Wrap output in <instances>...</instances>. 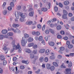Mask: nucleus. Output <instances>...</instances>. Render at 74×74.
<instances>
[{
    "label": "nucleus",
    "instance_id": "obj_1",
    "mask_svg": "<svg viewBox=\"0 0 74 74\" xmlns=\"http://www.w3.org/2000/svg\"><path fill=\"white\" fill-rule=\"evenodd\" d=\"M29 35L26 34H25V37H23L22 39L21 40V45L23 47H24L26 44L27 39L26 38L29 37Z\"/></svg>",
    "mask_w": 74,
    "mask_h": 74
},
{
    "label": "nucleus",
    "instance_id": "obj_2",
    "mask_svg": "<svg viewBox=\"0 0 74 74\" xmlns=\"http://www.w3.org/2000/svg\"><path fill=\"white\" fill-rule=\"evenodd\" d=\"M14 14H15V16L16 18L17 19H19V16H18V15H19V16H21V18H25L26 17V16L25 15V14L23 13L22 14V13L20 12L17 13L18 16H16V13L15 12L14 13Z\"/></svg>",
    "mask_w": 74,
    "mask_h": 74
},
{
    "label": "nucleus",
    "instance_id": "obj_3",
    "mask_svg": "<svg viewBox=\"0 0 74 74\" xmlns=\"http://www.w3.org/2000/svg\"><path fill=\"white\" fill-rule=\"evenodd\" d=\"M66 72V74H71V69L69 68H66L65 69Z\"/></svg>",
    "mask_w": 74,
    "mask_h": 74
},
{
    "label": "nucleus",
    "instance_id": "obj_4",
    "mask_svg": "<svg viewBox=\"0 0 74 74\" xmlns=\"http://www.w3.org/2000/svg\"><path fill=\"white\" fill-rule=\"evenodd\" d=\"M21 48V46H20V45L19 44H18L17 45H16L15 46H14L13 47V48L15 49L16 50L19 49Z\"/></svg>",
    "mask_w": 74,
    "mask_h": 74
},
{
    "label": "nucleus",
    "instance_id": "obj_5",
    "mask_svg": "<svg viewBox=\"0 0 74 74\" xmlns=\"http://www.w3.org/2000/svg\"><path fill=\"white\" fill-rule=\"evenodd\" d=\"M12 26L13 27H14L15 28H16L19 27V25L18 24H16L14 23L12 24Z\"/></svg>",
    "mask_w": 74,
    "mask_h": 74
},
{
    "label": "nucleus",
    "instance_id": "obj_6",
    "mask_svg": "<svg viewBox=\"0 0 74 74\" xmlns=\"http://www.w3.org/2000/svg\"><path fill=\"white\" fill-rule=\"evenodd\" d=\"M41 10L43 12H46L48 11V9L45 8H41Z\"/></svg>",
    "mask_w": 74,
    "mask_h": 74
},
{
    "label": "nucleus",
    "instance_id": "obj_7",
    "mask_svg": "<svg viewBox=\"0 0 74 74\" xmlns=\"http://www.w3.org/2000/svg\"><path fill=\"white\" fill-rule=\"evenodd\" d=\"M45 51V50L44 49H42L39 50L40 53H44Z\"/></svg>",
    "mask_w": 74,
    "mask_h": 74
},
{
    "label": "nucleus",
    "instance_id": "obj_8",
    "mask_svg": "<svg viewBox=\"0 0 74 74\" xmlns=\"http://www.w3.org/2000/svg\"><path fill=\"white\" fill-rule=\"evenodd\" d=\"M72 66V62L71 61H70L68 64V67L69 68H71Z\"/></svg>",
    "mask_w": 74,
    "mask_h": 74
},
{
    "label": "nucleus",
    "instance_id": "obj_9",
    "mask_svg": "<svg viewBox=\"0 0 74 74\" xmlns=\"http://www.w3.org/2000/svg\"><path fill=\"white\" fill-rule=\"evenodd\" d=\"M46 67L48 70H49L51 68V65L49 64H46Z\"/></svg>",
    "mask_w": 74,
    "mask_h": 74
},
{
    "label": "nucleus",
    "instance_id": "obj_10",
    "mask_svg": "<svg viewBox=\"0 0 74 74\" xmlns=\"http://www.w3.org/2000/svg\"><path fill=\"white\" fill-rule=\"evenodd\" d=\"M49 45L52 46H54V45H55V43L53 42H49Z\"/></svg>",
    "mask_w": 74,
    "mask_h": 74
},
{
    "label": "nucleus",
    "instance_id": "obj_11",
    "mask_svg": "<svg viewBox=\"0 0 74 74\" xmlns=\"http://www.w3.org/2000/svg\"><path fill=\"white\" fill-rule=\"evenodd\" d=\"M62 17L64 19H67V15L65 14H63L62 15Z\"/></svg>",
    "mask_w": 74,
    "mask_h": 74
},
{
    "label": "nucleus",
    "instance_id": "obj_12",
    "mask_svg": "<svg viewBox=\"0 0 74 74\" xmlns=\"http://www.w3.org/2000/svg\"><path fill=\"white\" fill-rule=\"evenodd\" d=\"M53 65L55 67H58V64L56 62H53Z\"/></svg>",
    "mask_w": 74,
    "mask_h": 74
},
{
    "label": "nucleus",
    "instance_id": "obj_13",
    "mask_svg": "<svg viewBox=\"0 0 74 74\" xmlns=\"http://www.w3.org/2000/svg\"><path fill=\"white\" fill-rule=\"evenodd\" d=\"M14 33H21V31H20L19 29L17 28H16L14 31Z\"/></svg>",
    "mask_w": 74,
    "mask_h": 74
},
{
    "label": "nucleus",
    "instance_id": "obj_14",
    "mask_svg": "<svg viewBox=\"0 0 74 74\" xmlns=\"http://www.w3.org/2000/svg\"><path fill=\"white\" fill-rule=\"evenodd\" d=\"M22 63L26 64H29V63H27V61H26L25 60H22Z\"/></svg>",
    "mask_w": 74,
    "mask_h": 74
},
{
    "label": "nucleus",
    "instance_id": "obj_15",
    "mask_svg": "<svg viewBox=\"0 0 74 74\" xmlns=\"http://www.w3.org/2000/svg\"><path fill=\"white\" fill-rule=\"evenodd\" d=\"M7 30H3L2 31V34H6V33H7Z\"/></svg>",
    "mask_w": 74,
    "mask_h": 74
},
{
    "label": "nucleus",
    "instance_id": "obj_16",
    "mask_svg": "<svg viewBox=\"0 0 74 74\" xmlns=\"http://www.w3.org/2000/svg\"><path fill=\"white\" fill-rule=\"evenodd\" d=\"M61 29L62 27L60 25H58L57 27V29L58 30H60Z\"/></svg>",
    "mask_w": 74,
    "mask_h": 74
},
{
    "label": "nucleus",
    "instance_id": "obj_17",
    "mask_svg": "<svg viewBox=\"0 0 74 74\" xmlns=\"http://www.w3.org/2000/svg\"><path fill=\"white\" fill-rule=\"evenodd\" d=\"M33 40V38H29L28 39V42H32Z\"/></svg>",
    "mask_w": 74,
    "mask_h": 74
},
{
    "label": "nucleus",
    "instance_id": "obj_18",
    "mask_svg": "<svg viewBox=\"0 0 74 74\" xmlns=\"http://www.w3.org/2000/svg\"><path fill=\"white\" fill-rule=\"evenodd\" d=\"M49 31H50V33H51L52 34H54L55 33V32H54V31L51 29H49Z\"/></svg>",
    "mask_w": 74,
    "mask_h": 74
},
{
    "label": "nucleus",
    "instance_id": "obj_19",
    "mask_svg": "<svg viewBox=\"0 0 74 74\" xmlns=\"http://www.w3.org/2000/svg\"><path fill=\"white\" fill-rule=\"evenodd\" d=\"M64 3L65 5H69V1H66L64 2Z\"/></svg>",
    "mask_w": 74,
    "mask_h": 74
},
{
    "label": "nucleus",
    "instance_id": "obj_20",
    "mask_svg": "<svg viewBox=\"0 0 74 74\" xmlns=\"http://www.w3.org/2000/svg\"><path fill=\"white\" fill-rule=\"evenodd\" d=\"M73 47V45L71 44L69 45L68 46V48L69 49H71Z\"/></svg>",
    "mask_w": 74,
    "mask_h": 74
},
{
    "label": "nucleus",
    "instance_id": "obj_21",
    "mask_svg": "<svg viewBox=\"0 0 74 74\" xmlns=\"http://www.w3.org/2000/svg\"><path fill=\"white\" fill-rule=\"evenodd\" d=\"M34 14V12L33 11L31 12H30L29 13V16H33V14Z\"/></svg>",
    "mask_w": 74,
    "mask_h": 74
},
{
    "label": "nucleus",
    "instance_id": "obj_22",
    "mask_svg": "<svg viewBox=\"0 0 74 74\" xmlns=\"http://www.w3.org/2000/svg\"><path fill=\"white\" fill-rule=\"evenodd\" d=\"M30 56L31 59H33L34 58V55L32 53H31L30 54Z\"/></svg>",
    "mask_w": 74,
    "mask_h": 74
},
{
    "label": "nucleus",
    "instance_id": "obj_23",
    "mask_svg": "<svg viewBox=\"0 0 74 74\" xmlns=\"http://www.w3.org/2000/svg\"><path fill=\"white\" fill-rule=\"evenodd\" d=\"M32 23H33V22L30 21H27L26 23V25H31Z\"/></svg>",
    "mask_w": 74,
    "mask_h": 74
},
{
    "label": "nucleus",
    "instance_id": "obj_24",
    "mask_svg": "<svg viewBox=\"0 0 74 74\" xmlns=\"http://www.w3.org/2000/svg\"><path fill=\"white\" fill-rule=\"evenodd\" d=\"M15 44V40H13L12 42V44L13 45L12 47H14V46L16 45Z\"/></svg>",
    "mask_w": 74,
    "mask_h": 74
},
{
    "label": "nucleus",
    "instance_id": "obj_25",
    "mask_svg": "<svg viewBox=\"0 0 74 74\" xmlns=\"http://www.w3.org/2000/svg\"><path fill=\"white\" fill-rule=\"evenodd\" d=\"M45 54L47 55L49 54V49H47L46 51Z\"/></svg>",
    "mask_w": 74,
    "mask_h": 74
},
{
    "label": "nucleus",
    "instance_id": "obj_26",
    "mask_svg": "<svg viewBox=\"0 0 74 74\" xmlns=\"http://www.w3.org/2000/svg\"><path fill=\"white\" fill-rule=\"evenodd\" d=\"M39 60L40 62H42L44 61V57H41L39 59Z\"/></svg>",
    "mask_w": 74,
    "mask_h": 74
},
{
    "label": "nucleus",
    "instance_id": "obj_27",
    "mask_svg": "<svg viewBox=\"0 0 74 74\" xmlns=\"http://www.w3.org/2000/svg\"><path fill=\"white\" fill-rule=\"evenodd\" d=\"M37 47H38V46H37V45L36 44L34 45L33 46V48L34 49H37Z\"/></svg>",
    "mask_w": 74,
    "mask_h": 74
},
{
    "label": "nucleus",
    "instance_id": "obj_28",
    "mask_svg": "<svg viewBox=\"0 0 74 74\" xmlns=\"http://www.w3.org/2000/svg\"><path fill=\"white\" fill-rule=\"evenodd\" d=\"M50 69L51 71H53V70H55V66H52Z\"/></svg>",
    "mask_w": 74,
    "mask_h": 74
},
{
    "label": "nucleus",
    "instance_id": "obj_29",
    "mask_svg": "<svg viewBox=\"0 0 74 74\" xmlns=\"http://www.w3.org/2000/svg\"><path fill=\"white\" fill-rule=\"evenodd\" d=\"M9 36H13V34L12 32H9L7 34Z\"/></svg>",
    "mask_w": 74,
    "mask_h": 74
},
{
    "label": "nucleus",
    "instance_id": "obj_30",
    "mask_svg": "<svg viewBox=\"0 0 74 74\" xmlns=\"http://www.w3.org/2000/svg\"><path fill=\"white\" fill-rule=\"evenodd\" d=\"M26 52L28 53H31V52H32V51H31V50H30V49H26Z\"/></svg>",
    "mask_w": 74,
    "mask_h": 74
},
{
    "label": "nucleus",
    "instance_id": "obj_31",
    "mask_svg": "<svg viewBox=\"0 0 74 74\" xmlns=\"http://www.w3.org/2000/svg\"><path fill=\"white\" fill-rule=\"evenodd\" d=\"M43 39V38H42V36H40L39 37V40L40 41H42V40Z\"/></svg>",
    "mask_w": 74,
    "mask_h": 74
},
{
    "label": "nucleus",
    "instance_id": "obj_32",
    "mask_svg": "<svg viewBox=\"0 0 74 74\" xmlns=\"http://www.w3.org/2000/svg\"><path fill=\"white\" fill-rule=\"evenodd\" d=\"M33 45H34V43H31L28 45V46L29 47H32V46H33Z\"/></svg>",
    "mask_w": 74,
    "mask_h": 74
},
{
    "label": "nucleus",
    "instance_id": "obj_33",
    "mask_svg": "<svg viewBox=\"0 0 74 74\" xmlns=\"http://www.w3.org/2000/svg\"><path fill=\"white\" fill-rule=\"evenodd\" d=\"M25 21V19L22 17H21L20 18V22H23Z\"/></svg>",
    "mask_w": 74,
    "mask_h": 74
},
{
    "label": "nucleus",
    "instance_id": "obj_34",
    "mask_svg": "<svg viewBox=\"0 0 74 74\" xmlns=\"http://www.w3.org/2000/svg\"><path fill=\"white\" fill-rule=\"evenodd\" d=\"M21 6L20 5L18 6L16 8V9L17 10H20L21 9Z\"/></svg>",
    "mask_w": 74,
    "mask_h": 74
},
{
    "label": "nucleus",
    "instance_id": "obj_35",
    "mask_svg": "<svg viewBox=\"0 0 74 74\" xmlns=\"http://www.w3.org/2000/svg\"><path fill=\"white\" fill-rule=\"evenodd\" d=\"M5 59V57L4 56L2 55L1 56V60H4Z\"/></svg>",
    "mask_w": 74,
    "mask_h": 74
},
{
    "label": "nucleus",
    "instance_id": "obj_36",
    "mask_svg": "<svg viewBox=\"0 0 74 74\" xmlns=\"http://www.w3.org/2000/svg\"><path fill=\"white\" fill-rule=\"evenodd\" d=\"M7 61L5 60H4L3 62V66H5L6 65V64H7Z\"/></svg>",
    "mask_w": 74,
    "mask_h": 74
},
{
    "label": "nucleus",
    "instance_id": "obj_37",
    "mask_svg": "<svg viewBox=\"0 0 74 74\" xmlns=\"http://www.w3.org/2000/svg\"><path fill=\"white\" fill-rule=\"evenodd\" d=\"M63 12L64 15H67V11H66V10H64L63 11Z\"/></svg>",
    "mask_w": 74,
    "mask_h": 74
},
{
    "label": "nucleus",
    "instance_id": "obj_38",
    "mask_svg": "<svg viewBox=\"0 0 74 74\" xmlns=\"http://www.w3.org/2000/svg\"><path fill=\"white\" fill-rule=\"evenodd\" d=\"M44 61L45 62H48V58L47 57H45V58Z\"/></svg>",
    "mask_w": 74,
    "mask_h": 74
},
{
    "label": "nucleus",
    "instance_id": "obj_39",
    "mask_svg": "<svg viewBox=\"0 0 74 74\" xmlns=\"http://www.w3.org/2000/svg\"><path fill=\"white\" fill-rule=\"evenodd\" d=\"M3 38H4V35H0V39L2 40L3 39Z\"/></svg>",
    "mask_w": 74,
    "mask_h": 74
},
{
    "label": "nucleus",
    "instance_id": "obj_40",
    "mask_svg": "<svg viewBox=\"0 0 74 74\" xmlns=\"http://www.w3.org/2000/svg\"><path fill=\"white\" fill-rule=\"evenodd\" d=\"M56 21V18H54L52 19L51 21V22H55Z\"/></svg>",
    "mask_w": 74,
    "mask_h": 74
},
{
    "label": "nucleus",
    "instance_id": "obj_41",
    "mask_svg": "<svg viewBox=\"0 0 74 74\" xmlns=\"http://www.w3.org/2000/svg\"><path fill=\"white\" fill-rule=\"evenodd\" d=\"M55 57L53 56H51L50 57V59H51L52 60H53V59H55Z\"/></svg>",
    "mask_w": 74,
    "mask_h": 74
},
{
    "label": "nucleus",
    "instance_id": "obj_42",
    "mask_svg": "<svg viewBox=\"0 0 74 74\" xmlns=\"http://www.w3.org/2000/svg\"><path fill=\"white\" fill-rule=\"evenodd\" d=\"M60 49L61 51H64L65 50V48L64 47H60Z\"/></svg>",
    "mask_w": 74,
    "mask_h": 74
},
{
    "label": "nucleus",
    "instance_id": "obj_43",
    "mask_svg": "<svg viewBox=\"0 0 74 74\" xmlns=\"http://www.w3.org/2000/svg\"><path fill=\"white\" fill-rule=\"evenodd\" d=\"M58 7H57V6H56L54 7V11H55V12H57L58 11Z\"/></svg>",
    "mask_w": 74,
    "mask_h": 74
},
{
    "label": "nucleus",
    "instance_id": "obj_44",
    "mask_svg": "<svg viewBox=\"0 0 74 74\" xmlns=\"http://www.w3.org/2000/svg\"><path fill=\"white\" fill-rule=\"evenodd\" d=\"M10 5L12 7H14V4L13 2H11L10 3Z\"/></svg>",
    "mask_w": 74,
    "mask_h": 74
},
{
    "label": "nucleus",
    "instance_id": "obj_45",
    "mask_svg": "<svg viewBox=\"0 0 74 74\" xmlns=\"http://www.w3.org/2000/svg\"><path fill=\"white\" fill-rule=\"evenodd\" d=\"M3 69H1V68H0V73L3 74Z\"/></svg>",
    "mask_w": 74,
    "mask_h": 74
},
{
    "label": "nucleus",
    "instance_id": "obj_46",
    "mask_svg": "<svg viewBox=\"0 0 74 74\" xmlns=\"http://www.w3.org/2000/svg\"><path fill=\"white\" fill-rule=\"evenodd\" d=\"M3 14L4 15H6L7 14V10H5L3 11Z\"/></svg>",
    "mask_w": 74,
    "mask_h": 74
},
{
    "label": "nucleus",
    "instance_id": "obj_47",
    "mask_svg": "<svg viewBox=\"0 0 74 74\" xmlns=\"http://www.w3.org/2000/svg\"><path fill=\"white\" fill-rule=\"evenodd\" d=\"M17 60V58L16 57H14L13 58V60L14 62H15Z\"/></svg>",
    "mask_w": 74,
    "mask_h": 74
},
{
    "label": "nucleus",
    "instance_id": "obj_48",
    "mask_svg": "<svg viewBox=\"0 0 74 74\" xmlns=\"http://www.w3.org/2000/svg\"><path fill=\"white\" fill-rule=\"evenodd\" d=\"M23 10L24 11H25V12H26V11H27V9H26V7L25 6H24L23 7Z\"/></svg>",
    "mask_w": 74,
    "mask_h": 74
},
{
    "label": "nucleus",
    "instance_id": "obj_49",
    "mask_svg": "<svg viewBox=\"0 0 74 74\" xmlns=\"http://www.w3.org/2000/svg\"><path fill=\"white\" fill-rule=\"evenodd\" d=\"M15 49H15V48L14 49V47H13V49H11L10 51V53H12V52H13L14 51V50H15Z\"/></svg>",
    "mask_w": 74,
    "mask_h": 74
},
{
    "label": "nucleus",
    "instance_id": "obj_50",
    "mask_svg": "<svg viewBox=\"0 0 74 74\" xmlns=\"http://www.w3.org/2000/svg\"><path fill=\"white\" fill-rule=\"evenodd\" d=\"M61 68H62V69H66V67L65 65H63V64H62L61 65Z\"/></svg>",
    "mask_w": 74,
    "mask_h": 74
},
{
    "label": "nucleus",
    "instance_id": "obj_51",
    "mask_svg": "<svg viewBox=\"0 0 74 74\" xmlns=\"http://www.w3.org/2000/svg\"><path fill=\"white\" fill-rule=\"evenodd\" d=\"M49 31L48 29L46 30L45 31V33L46 34H49Z\"/></svg>",
    "mask_w": 74,
    "mask_h": 74
},
{
    "label": "nucleus",
    "instance_id": "obj_52",
    "mask_svg": "<svg viewBox=\"0 0 74 74\" xmlns=\"http://www.w3.org/2000/svg\"><path fill=\"white\" fill-rule=\"evenodd\" d=\"M27 7L28 8H32V5L31 4L29 5H27Z\"/></svg>",
    "mask_w": 74,
    "mask_h": 74
},
{
    "label": "nucleus",
    "instance_id": "obj_53",
    "mask_svg": "<svg viewBox=\"0 0 74 74\" xmlns=\"http://www.w3.org/2000/svg\"><path fill=\"white\" fill-rule=\"evenodd\" d=\"M57 38H58L59 39H61V38H62V36L60 35H58L57 36Z\"/></svg>",
    "mask_w": 74,
    "mask_h": 74
},
{
    "label": "nucleus",
    "instance_id": "obj_54",
    "mask_svg": "<svg viewBox=\"0 0 74 74\" xmlns=\"http://www.w3.org/2000/svg\"><path fill=\"white\" fill-rule=\"evenodd\" d=\"M68 37H67V36L64 37L63 38V39L65 40H68Z\"/></svg>",
    "mask_w": 74,
    "mask_h": 74
},
{
    "label": "nucleus",
    "instance_id": "obj_55",
    "mask_svg": "<svg viewBox=\"0 0 74 74\" xmlns=\"http://www.w3.org/2000/svg\"><path fill=\"white\" fill-rule=\"evenodd\" d=\"M8 10L9 11H11V10H12V8L11 7V6H9L8 7Z\"/></svg>",
    "mask_w": 74,
    "mask_h": 74
},
{
    "label": "nucleus",
    "instance_id": "obj_56",
    "mask_svg": "<svg viewBox=\"0 0 74 74\" xmlns=\"http://www.w3.org/2000/svg\"><path fill=\"white\" fill-rule=\"evenodd\" d=\"M37 51L36 49H35L33 50V53H34L35 54H36V53H37Z\"/></svg>",
    "mask_w": 74,
    "mask_h": 74
},
{
    "label": "nucleus",
    "instance_id": "obj_57",
    "mask_svg": "<svg viewBox=\"0 0 74 74\" xmlns=\"http://www.w3.org/2000/svg\"><path fill=\"white\" fill-rule=\"evenodd\" d=\"M50 26L51 27H53L55 26V25L53 24H51L50 25Z\"/></svg>",
    "mask_w": 74,
    "mask_h": 74
},
{
    "label": "nucleus",
    "instance_id": "obj_58",
    "mask_svg": "<svg viewBox=\"0 0 74 74\" xmlns=\"http://www.w3.org/2000/svg\"><path fill=\"white\" fill-rule=\"evenodd\" d=\"M35 35L36 36H40V32H37L35 33Z\"/></svg>",
    "mask_w": 74,
    "mask_h": 74
},
{
    "label": "nucleus",
    "instance_id": "obj_59",
    "mask_svg": "<svg viewBox=\"0 0 74 74\" xmlns=\"http://www.w3.org/2000/svg\"><path fill=\"white\" fill-rule=\"evenodd\" d=\"M18 53H21V51H22V49L21 48H20L19 49H18Z\"/></svg>",
    "mask_w": 74,
    "mask_h": 74
},
{
    "label": "nucleus",
    "instance_id": "obj_60",
    "mask_svg": "<svg viewBox=\"0 0 74 74\" xmlns=\"http://www.w3.org/2000/svg\"><path fill=\"white\" fill-rule=\"evenodd\" d=\"M62 58V56L61 55H59L58 56V59H61Z\"/></svg>",
    "mask_w": 74,
    "mask_h": 74
},
{
    "label": "nucleus",
    "instance_id": "obj_61",
    "mask_svg": "<svg viewBox=\"0 0 74 74\" xmlns=\"http://www.w3.org/2000/svg\"><path fill=\"white\" fill-rule=\"evenodd\" d=\"M59 5L60 7H63V5L61 3H59Z\"/></svg>",
    "mask_w": 74,
    "mask_h": 74
},
{
    "label": "nucleus",
    "instance_id": "obj_62",
    "mask_svg": "<svg viewBox=\"0 0 74 74\" xmlns=\"http://www.w3.org/2000/svg\"><path fill=\"white\" fill-rule=\"evenodd\" d=\"M37 27L38 29H41V26L40 24L38 25Z\"/></svg>",
    "mask_w": 74,
    "mask_h": 74
},
{
    "label": "nucleus",
    "instance_id": "obj_63",
    "mask_svg": "<svg viewBox=\"0 0 74 74\" xmlns=\"http://www.w3.org/2000/svg\"><path fill=\"white\" fill-rule=\"evenodd\" d=\"M60 33L61 34H62V35L64 34H65L64 32V31H61L60 32Z\"/></svg>",
    "mask_w": 74,
    "mask_h": 74
},
{
    "label": "nucleus",
    "instance_id": "obj_64",
    "mask_svg": "<svg viewBox=\"0 0 74 74\" xmlns=\"http://www.w3.org/2000/svg\"><path fill=\"white\" fill-rule=\"evenodd\" d=\"M70 56H74V53H70Z\"/></svg>",
    "mask_w": 74,
    "mask_h": 74
}]
</instances>
